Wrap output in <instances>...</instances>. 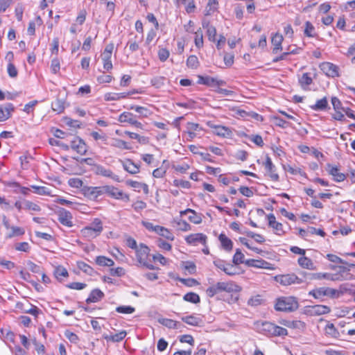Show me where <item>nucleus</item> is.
<instances>
[{
	"label": "nucleus",
	"mask_w": 355,
	"mask_h": 355,
	"mask_svg": "<svg viewBox=\"0 0 355 355\" xmlns=\"http://www.w3.org/2000/svg\"><path fill=\"white\" fill-rule=\"evenodd\" d=\"M254 325L258 332L267 336H284L288 334L286 329L268 321H257Z\"/></svg>",
	"instance_id": "f257e3e1"
},
{
	"label": "nucleus",
	"mask_w": 355,
	"mask_h": 355,
	"mask_svg": "<svg viewBox=\"0 0 355 355\" xmlns=\"http://www.w3.org/2000/svg\"><path fill=\"white\" fill-rule=\"evenodd\" d=\"M241 288L233 282H219L209 286L206 290L208 297H213L215 295L221 293H238L240 292Z\"/></svg>",
	"instance_id": "f03ea898"
},
{
	"label": "nucleus",
	"mask_w": 355,
	"mask_h": 355,
	"mask_svg": "<svg viewBox=\"0 0 355 355\" xmlns=\"http://www.w3.org/2000/svg\"><path fill=\"white\" fill-rule=\"evenodd\" d=\"M103 230L102 221L96 218L89 225L83 228L80 232L84 237L94 239L100 235Z\"/></svg>",
	"instance_id": "7ed1b4c3"
},
{
	"label": "nucleus",
	"mask_w": 355,
	"mask_h": 355,
	"mask_svg": "<svg viewBox=\"0 0 355 355\" xmlns=\"http://www.w3.org/2000/svg\"><path fill=\"white\" fill-rule=\"evenodd\" d=\"M275 308L278 311L292 312L298 309V302L293 297L279 298Z\"/></svg>",
	"instance_id": "20e7f679"
},
{
	"label": "nucleus",
	"mask_w": 355,
	"mask_h": 355,
	"mask_svg": "<svg viewBox=\"0 0 355 355\" xmlns=\"http://www.w3.org/2000/svg\"><path fill=\"white\" fill-rule=\"evenodd\" d=\"M340 293L334 288L329 287H320L313 289L309 291V295L313 296L315 299H321L324 296L329 297L331 298L338 297Z\"/></svg>",
	"instance_id": "39448f33"
},
{
	"label": "nucleus",
	"mask_w": 355,
	"mask_h": 355,
	"mask_svg": "<svg viewBox=\"0 0 355 355\" xmlns=\"http://www.w3.org/2000/svg\"><path fill=\"white\" fill-rule=\"evenodd\" d=\"M106 186L87 187L84 189V194L91 200H96L99 196L105 194Z\"/></svg>",
	"instance_id": "423d86ee"
},
{
	"label": "nucleus",
	"mask_w": 355,
	"mask_h": 355,
	"mask_svg": "<svg viewBox=\"0 0 355 355\" xmlns=\"http://www.w3.org/2000/svg\"><path fill=\"white\" fill-rule=\"evenodd\" d=\"M105 193L117 200H122L125 202H128L130 200L128 194L123 193L121 190H119L113 186H106Z\"/></svg>",
	"instance_id": "0eeeda50"
},
{
	"label": "nucleus",
	"mask_w": 355,
	"mask_h": 355,
	"mask_svg": "<svg viewBox=\"0 0 355 355\" xmlns=\"http://www.w3.org/2000/svg\"><path fill=\"white\" fill-rule=\"evenodd\" d=\"M306 311L309 315L311 316H318L330 313L331 309L326 305L317 304L307 306Z\"/></svg>",
	"instance_id": "6e6552de"
},
{
	"label": "nucleus",
	"mask_w": 355,
	"mask_h": 355,
	"mask_svg": "<svg viewBox=\"0 0 355 355\" xmlns=\"http://www.w3.org/2000/svg\"><path fill=\"white\" fill-rule=\"evenodd\" d=\"M214 266L218 269L223 270L225 274L232 276L236 274V268L231 263H226L222 259H216L214 261Z\"/></svg>",
	"instance_id": "1a4fd4ad"
},
{
	"label": "nucleus",
	"mask_w": 355,
	"mask_h": 355,
	"mask_svg": "<svg viewBox=\"0 0 355 355\" xmlns=\"http://www.w3.org/2000/svg\"><path fill=\"white\" fill-rule=\"evenodd\" d=\"M58 214V221L63 225L71 227L73 225V216L69 211L61 208L57 212Z\"/></svg>",
	"instance_id": "9d476101"
},
{
	"label": "nucleus",
	"mask_w": 355,
	"mask_h": 355,
	"mask_svg": "<svg viewBox=\"0 0 355 355\" xmlns=\"http://www.w3.org/2000/svg\"><path fill=\"white\" fill-rule=\"evenodd\" d=\"M93 171L96 175L110 178L118 182L121 181L119 175L114 174L110 169L106 168L102 165H95V168H93Z\"/></svg>",
	"instance_id": "9b49d317"
},
{
	"label": "nucleus",
	"mask_w": 355,
	"mask_h": 355,
	"mask_svg": "<svg viewBox=\"0 0 355 355\" xmlns=\"http://www.w3.org/2000/svg\"><path fill=\"white\" fill-rule=\"evenodd\" d=\"M207 125L214 130L213 132L219 137L228 138L232 135V131L228 127L214 125L211 122H208Z\"/></svg>",
	"instance_id": "f8f14e48"
},
{
	"label": "nucleus",
	"mask_w": 355,
	"mask_h": 355,
	"mask_svg": "<svg viewBox=\"0 0 355 355\" xmlns=\"http://www.w3.org/2000/svg\"><path fill=\"white\" fill-rule=\"evenodd\" d=\"M277 282L283 286H288L293 284H300L301 280L293 274L279 275L275 277Z\"/></svg>",
	"instance_id": "ddd939ff"
},
{
	"label": "nucleus",
	"mask_w": 355,
	"mask_h": 355,
	"mask_svg": "<svg viewBox=\"0 0 355 355\" xmlns=\"http://www.w3.org/2000/svg\"><path fill=\"white\" fill-rule=\"evenodd\" d=\"M198 83L211 87H217L225 84L224 80H218L217 78L211 76H199Z\"/></svg>",
	"instance_id": "4468645a"
},
{
	"label": "nucleus",
	"mask_w": 355,
	"mask_h": 355,
	"mask_svg": "<svg viewBox=\"0 0 355 355\" xmlns=\"http://www.w3.org/2000/svg\"><path fill=\"white\" fill-rule=\"evenodd\" d=\"M320 69L329 77L334 78L339 76L338 67L331 62L322 63L320 65Z\"/></svg>",
	"instance_id": "2eb2a0df"
},
{
	"label": "nucleus",
	"mask_w": 355,
	"mask_h": 355,
	"mask_svg": "<svg viewBox=\"0 0 355 355\" xmlns=\"http://www.w3.org/2000/svg\"><path fill=\"white\" fill-rule=\"evenodd\" d=\"M207 236L202 233L191 234L186 236L185 241L188 244L197 245L200 243L205 245L207 241Z\"/></svg>",
	"instance_id": "dca6fc26"
},
{
	"label": "nucleus",
	"mask_w": 355,
	"mask_h": 355,
	"mask_svg": "<svg viewBox=\"0 0 355 355\" xmlns=\"http://www.w3.org/2000/svg\"><path fill=\"white\" fill-rule=\"evenodd\" d=\"M264 166L266 171L267 174L270 178L272 181H278L279 175L276 173L275 166L272 164V162L270 157L267 156L266 158V162H264Z\"/></svg>",
	"instance_id": "f3484780"
},
{
	"label": "nucleus",
	"mask_w": 355,
	"mask_h": 355,
	"mask_svg": "<svg viewBox=\"0 0 355 355\" xmlns=\"http://www.w3.org/2000/svg\"><path fill=\"white\" fill-rule=\"evenodd\" d=\"M70 147L81 155H85L87 150L85 143L79 137H75L71 141Z\"/></svg>",
	"instance_id": "a211bd4d"
},
{
	"label": "nucleus",
	"mask_w": 355,
	"mask_h": 355,
	"mask_svg": "<svg viewBox=\"0 0 355 355\" xmlns=\"http://www.w3.org/2000/svg\"><path fill=\"white\" fill-rule=\"evenodd\" d=\"M245 264L248 266L265 268V269H273L272 264L263 259H248L245 261Z\"/></svg>",
	"instance_id": "6ab92c4d"
},
{
	"label": "nucleus",
	"mask_w": 355,
	"mask_h": 355,
	"mask_svg": "<svg viewBox=\"0 0 355 355\" xmlns=\"http://www.w3.org/2000/svg\"><path fill=\"white\" fill-rule=\"evenodd\" d=\"M149 248L143 243H141L136 250V257L139 264L146 261L149 254Z\"/></svg>",
	"instance_id": "aec40b11"
},
{
	"label": "nucleus",
	"mask_w": 355,
	"mask_h": 355,
	"mask_svg": "<svg viewBox=\"0 0 355 355\" xmlns=\"http://www.w3.org/2000/svg\"><path fill=\"white\" fill-rule=\"evenodd\" d=\"M327 167L329 173L334 177V181L340 182L344 181L346 178L344 173L339 172V169L336 166L328 164Z\"/></svg>",
	"instance_id": "412c9836"
},
{
	"label": "nucleus",
	"mask_w": 355,
	"mask_h": 355,
	"mask_svg": "<svg viewBox=\"0 0 355 355\" xmlns=\"http://www.w3.org/2000/svg\"><path fill=\"white\" fill-rule=\"evenodd\" d=\"M279 323L286 327L301 331H303L306 327L305 323L300 320H282Z\"/></svg>",
	"instance_id": "4be33fe9"
},
{
	"label": "nucleus",
	"mask_w": 355,
	"mask_h": 355,
	"mask_svg": "<svg viewBox=\"0 0 355 355\" xmlns=\"http://www.w3.org/2000/svg\"><path fill=\"white\" fill-rule=\"evenodd\" d=\"M124 170L130 174H137L139 172V165L134 163L131 159H125L122 162Z\"/></svg>",
	"instance_id": "5701e85b"
},
{
	"label": "nucleus",
	"mask_w": 355,
	"mask_h": 355,
	"mask_svg": "<svg viewBox=\"0 0 355 355\" xmlns=\"http://www.w3.org/2000/svg\"><path fill=\"white\" fill-rule=\"evenodd\" d=\"M187 213H190L191 215L189 216V220L194 224H200L202 222V217L200 214L196 213L191 209H187L186 210L181 211L180 215H186Z\"/></svg>",
	"instance_id": "b1692460"
},
{
	"label": "nucleus",
	"mask_w": 355,
	"mask_h": 355,
	"mask_svg": "<svg viewBox=\"0 0 355 355\" xmlns=\"http://www.w3.org/2000/svg\"><path fill=\"white\" fill-rule=\"evenodd\" d=\"M221 247L227 252L232 251L233 248V242L225 234H220L218 236Z\"/></svg>",
	"instance_id": "393cba45"
},
{
	"label": "nucleus",
	"mask_w": 355,
	"mask_h": 355,
	"mask_svg": "<svg viewBox=\"0 0 355 355\" xmlns=\"http://www.w3.org/2000/svg\"><path fill=\"white\" fill-rule=\"evenodd\" d=\"M324 334L327 337L338 338L340 333L334 324L328 322L324 327Z\"/></svg>",
	"instance_id": "a878e982"
},
{
	"label": "nucleus",
	"mask_w": 355,
	"mask_h": 355,
	"mask_svg": "<svg viewBox=\"0 0 355 355\" xmlns=\"http://www.w3.org/2000/svg\"><path fill=\"white\" fill-rule=\"evenodd\" d=\"M298 263L303 268L311 270H316V266L312 260L306 257L303 256L300 257L298 259Z\"/></svg>",
	"instance_id": "bb28decb"
},
{
	"label": "nucleus",
	"mask_w": 355,
	"mask_h": 355,
	"mask_svg": "<svg viewBox=\"0 0 355 355\" xmlns=\"http://www.w3.org/2000/svg\"><path fill=\"white\" fill-rule=\"evenodd\" d=\"M104 297V293L99 289H94L88 298L86 300L87 304L94 303L100 301Z\"/></svg>",
	"instance_id": "cd10ccee"
},
{
	"label": "nucleus",
	"mask_w": 355,
	"mask_h": 355,
	"mask_svg": "<svg viewBox=\"0 0 355 355\" xmlns=\"http://www.w3.org/2000/svg\"><path fill=\"white\" fill-rule=\"evenodd\" d=\"M133 92H122V93H107L104 96V99L107 101H119L121 98H126L128 95Z\"/></svg>",
	"instance_id": "c85d7f7f"
},
{
	"label": "nucleus",
	"mask_w": 355,
	"mask_h": 355,
	"mask_svg": "<svg viewBox=\"0 0 355 355\" xmlns=\"http://www.w3.org/2000/svg\"><path fill=\"white\" fill-rule=\"evenodd\" d=\"M182 320L187 324L195 327L201 326L202 324V320L201 318L193 315L182 317Z\"/></svg>",
	"instance_id": "c756f323"
},
{
	"label": "nucleus",
	"mask_w": 355,
	"mask_h": 355,
	"mask_svg": "<svg viewBox=\"0 0 355 355\" xmlns=\"http://www.w3.org/2000/svg\"><path fill=\"white\" fill-rule=\"evenodd\" d=\"M155 232L168 240H174L173 234L168 229L165 228L164 227L157 225Z\"/></svg>",
	"instance_id": "7c9ffc66"
},
{
	"label": "nucleus",
	"mask_w": 355,
	"mask_h": 355,
	"mask_svg": "<svg viewBox=\"0 0 355 355\" xmlns=\"http://www.w3.org/2000/svg\"><path fill=\"white\" fill-rule=\"evenodd\" d=\"M127 333L125 331H121L115 334L106 335L104 336L107 341H112L113 343H118L124 339Z\"/></svg>",
	"instance_id": "2f4dec72"
},
{
	"label": "nucleus",
	"mask_w": 355,
	"mask_h": 355,
	"mask_svg": "<svg viewBox=\"0 0 355 355\" xmlns=\"http://www.w3.org/2000/svg\"><path fill=\"white\" fill-rule=\"evenodd\" d=\"M283 41V36L279 33H276L272 37V44L273 45V53H277L278 51L282 49V43Z\"/></svg>",
	"instance_id": "473e14b6"
},
{
	"label": "nucleus",
	"mask_w": 355,
	"mask_h": 355,
	"mask_svg": "<svg viewBox=\"0 0 355 355\" xmlns=\"http://www.w3.org/2000/svg\"><path fill=\"white\" fill-rule=\"evenodd\" d=\"M51 107L54 112L58 114L62 113L65 108L64 100L57 98L51 103Z\"/></svg>",
	"instance_id": "72a5a7b5"
},
{
	"label": "nucleus",
	"mask_w": 355,
	"mask_h": 355,
	"mask_svg": "<svg viewBox=\"0 0 355 355\" xmlns=\"http://www.w3.org/2000/svg\"><path fill=\"white\" fill-rule=\"evenodd\" d=\"M96 263L100 266H112L114 262L112 259L105 256H98L96 258Z\"/></svg>",
	"instance_id": "f704fd0d"
},
{
	"label": "nucleus",
	"mask_w": 355,
	"mask_h": 355,
	"mask_svg": "<svg viewBox=\"0 0 355 355\" xmlns=\"http://www.w3.org/2000/svg\"><path fill=\"white\" fill-rule=\"evenodd\" d=\"M269 226L277 232H282V224L276 221L274 214H270L268 216Z\"/></svg>",
	"instance_id": "c9c22d12"
},
{
	"label": "nucleus",
	"mask_w": 355,
	"mask_h": 355,
	"mask_svg": "<svg viewBox=\"0 0 355 355\" xmlns=\"http://www.w3.org/2000/svg\"><path fill=\"white\" fill-rule=\"evenodd\" d=\"M307 279L309 280L312 279H331L334 280L332 278V275L329 273H309L307 275Z\"/></svg>",
	"instance_id": "e433bc0d"
},
{
	"label": "nucleus",
	"mask_w": 355,
	"mask_h": 355,
	"mask_svg": "<svg viewBox=\"0 0 355 355\" xmlns=\"http://www.w3.org/2000/svg\"><path fill=\"white\" fill-rule=\"evenodd\" d=\"M217 0H208V3L205 10V15H211L217 10Z\"/></svg>",
	"instance_id": "4c0bfd02"
},
{
	"label": "nucleus",
	"mask_w": 355,
	"mask_h": 355,
	"mask_svg": "<svg viewBox=\"0 0 355 355\" xmlns=\"http://www.w3.org/2000/svg\"><path fill=\"white\" fill-rule=\"evenodd\" d=\"M135 118V116L132 113L124 112L119 115L118 121L121 123H128L131 124Z\"/></svg>",
	"instance_id": "58836bf2"
},
{
	"label": "nucleus",
	"mask_w": 355,
	"mask_h": 355,
	"mask_svg": "<svg viewBox=\"0 0 355 355\" xmlns=\"http://www.w3.org/2000/svg\"><path fill=\"white\" fill-rule=\"evenodd\" d=\"M158 322L165 326L168 329H178V322L168 318H160L158 320Z\"/></svg>",
	"instance_id": "ea45409f"
},
{
	"label": "nucleus",
	"mask_w": 355,
	"mask_h": 355,
	"mask_svg": "<svg viewBox=\"0 0 355 355\" xmlns=\"http://www.w3.org/2000/svg\"><path fill=\"white\" fill-rule=\"evenodd\" d=\"M327 99L326 97H324L318 100L315 105L311 106V108L313 110H324L327 108Z\"/></svg>",
	"instance_id": "a19ab883"
},
{
	"label": "nucleus",
	"mask_w": 355,
	"mask_h": 355,
	"mask_svg": "<svg viewBox=\"0 0 355 355\" xmlns=\"http://www.w3.org/2000/svg\"><path fill=\"white\" fill-rule=\"evenodd\" d=\"M312 78L310 77L308 73H304L302 76L299 78V83L303 89H306L312 83Z\"/></svg>",
	"instance_id": "79ce46f5"
},
{
	"label": "nucleus",
	"mask_w": 355,
	"mask_h": 355,
	"mask_svg": "<svg viewBox=\"0 0 355 355\" xmlns=\"http://www.w3.org/2000/svg\"><path fill=\"white\" fill-rule=\"evenodd\" d=\"M130 109L135 110L142 117H148L151 114V112L145 107L132 105L130 107Z\"/></svg>",
	"instance_id": "37998d69"
},
{
	"label": "nucleus",
	"mask_w": 355,
	"mask_h": 355,
	"mask_svg": "<svg viewBox=\"0 0 355 355\" xmlns=\"http://www.w3.org/2000/svg\"><path fill=\"white\" fill-rule=\"evenodd\" d=\"M304 33L309 37H315V27L310 21L305 22Z\"/></svg>",
	"instance_id": "c03bdc74"
},
{
	"label": "nucleus",
	"mask_w": 355,
	"mask_h": 355,
	"mask_svg": "<svg viewBox=\"0 0 355 355\" xmlns=\"http://www.w3.org/2000/svg\"><path fill=\"white\" fill-rule=\"evenodd\" d=\"M194 42L196 46L198 49L203 46V33L201 28L198 29L195 32Z\"/></svg>",
	"instance_id": "a18cd8bd"
},
{
	"label": "nucleus",
	"mask_w": 355,
	"mask_h": 355,
	"mask_svg": "<svg viewBox=\"0 0 355 355\" xmlns=\"http://www.w3.org/2000/svg\"><path fill=\"white\" fill-rule=\"evenodd\" d=\"M54 275L59 280H61L62 277H67L69 275L67 269L61 266L55 268Z\"/></svg>",
	"instance_id": "49530a36"
},
{
	"label": "nucleus",
	"mask_w": 355,
	"mask_h": 355,
	"mask_svg": "<svg viewBox=\"0 0 355 355\" xmlns=\"http://www.w3.org/2000/svg\"><path fill=\"white\" fill-rule=\"evenodd\" d=\"M111 57L112 55H106L103 53L102 54V60L103 62V69L107 71H110L112 69V63L111 61Z\"/></svg>",
	"instance_id": "de8ad7c7"
},
{
	"label": "nucleus",
	"mask_w": 355,
	"mask_h": 355,
	"mask_svg": "<svg viewBox=\"0 0 355 355\" xmlns=\"http://www.w3.org/2000/svg\"><path fill=\"white\" fill-rule=\"evenodd\" d=\"M111 146L121 149H130L131 147L127 142L119 139H112Z\"/></svg>",
	"instance_id": "09e8293b"
},
{
	"label": "nucleus",
	"mask_w": 355,
	"mask_h": 355,
	"mask_svg": "<svg viewBox=\"0 0 355 355\" xmlns=\"http://www.w3.org/2000/svg\"><path fill=\"white\" fill-rule=\"evenodd\" d=\"M184 300L196 304L200 302V297L197 293H188L185 294L183 297Z\"/></svg>",
	"instance_id": "8fccbe9b"
},
{
	"label": "nucleus",
	"mask_w": 355,
	"mask_h": 355,
	"mask_svg": "<svg viewBox=\"0 0 355 355\" xmlns=\"http://www.w3.org/2000/svg\"><path fill=\"white\" fill-rule=\"evenodd\" d=\"M232 261L235 265H239L243 263H245V261H244V254L239 249H236V252L233 257Z\"/></svg>",
	"instance_id": "3c124183"
},
{
	"label": "nucleus",
	"mask_w": 355,
	"mask_h": 355,
	"mask_svg": "<svg viewBox=\"0 0 355 355\" xmlns=\"http://www.w3.org/2000/svg\"><path fill=\"white\" fill-rule=\"evenodd\" d=\"M24 209L38 212L40 211V207L37 204L32 202L29 200H24Z\"/></svg>",
	"instance_id": "603ef678"
},
{
	"label": "nucleus",
	"mask_w": 355,
	"mask_h": 355,
	"mask_svg": "<svg viewBox=\"0 0 355 355\" xmlns=\"http://www.w3.org/2000/svg\"><path fill=\"white\" fill-rule=\"evenodd\" d=\"M91 136L95 141H101L104 144H107V136L106 134L103 132H98L96 131H93L91 132Z\"/></svg>",
	"instance_id": "864d4df0"
},
{
	"label": "nucleus",
	"mask_w": 355,
	"mask_h": 355,
	"mask_svg": "<svg viewBox=\"0 0 355 355\" xmlns=\"http://www.w3.org/2000/svg\"><path fill=\"white\" fill-rule=\"evenodd\" d=\"M187 65L188 67L191 69H196L199 65V61L197 56L191 55L187 60Z\"/></svg>",
	"instance_id": "5fc2aeb1"
},
{
	"label": "nucleus",
	"mask_w": 355,
	"mask_h": 355,
	"mask_svg": "<svg viewBox=\"0 0 355 355\" xmlns=\"http://www.w3.org/2000/svg\"><path fill=\"white\" fill-rule=\"evenodd\" d=\"M166 78L164 76H155L153 78L150 83L156 88H160L164 85Z\"/></svg>",
	"instance_id": "6e6d98bb"
},
{
	"label": "nucleus",
	"mask_w": 355,
	"mask_h": 355,
	"mask_svg": "<svg viewBox=\"0 0 355 355\" xmlns=\"http://www.w3.org/2000/svg\"><path fill=\"white\" fill-rule=\"evenodd\" d=\"M135 309L131 306H119L116 308V311L123 314H130L134 313Z\"/></svg>",
	"instance_id": "4d7b16f0"
},
{
	"label": "nucleus",
	"mask_w": 355,
	"mask_h": 355,
	"mask_svg": "<svg viewBox=\"0 0 355 355\" xmlns=\"http://www.w3.org/2000/svg\"><path fill=\"white\" fill-rule=\"evenodd\" d=\"M263 298L260 295L252 297L248 301V304L252 306H257L262 304Z\"/></svg>",
	"instance_id": "13d9d810"
},
{
	"label": "nucleus",
	"mask_w": 355,
	"mask_h": 355,
	"mask_svg": "<svg viewBox=\"0 0 355 355\" xmlns=\"http://www.w3.org/2000/svg\"><path fill=\"white\" fill-rule=\"evenodd\" d=\"M7 71L10 77L15 78L17 76V69L15 67V66L12 64V62H9L8 64Z\"/></svg>",
	"instance_id": "bf43d9fd"
},
{
	"label": "nucleus",
	"mask_w": 355,
	"mask_h": 355,
	"mask_svg": "<svg viewBox=\"0 0 355 355\" xmlns=\"http://www.w3.org/2000/svg\"><path fill=\"white\" fill-rule=\"evenodd\" d=\"M60 69V60L58 58H53L51 63V69L53 73H57Z\"/></svg>",
	"instance_id": "052dcab7"
},
{
	"label": "nucleus",
	"mask_w": 355,
	"mask_h": 355,
	"mask_svg": "<svg viewBox=\"0 0 355 355\" xmlns=\"http://www.w3.org/2000/svg\"><path fill=\"white\" fill-rule=\"evenodd\" d=\"M184 268L189 274H193L196 272V265L192 261H186L183 263Z\"/></svg>",
	"instance_id": "680f3d73"
},
{
	"label": "nucleus",
	"mask_w": 355,
	"mask_h": 355,
	"mask_svg": "<svg viewBox=\"0 0 355 355\" xmlns=\"http://www.w3.org/2000/svg\"><path fill=\"white\" fill-rule=\"evenodd\" d=\"M273 121H274V123L276 125L279 126V127L283 128H285L288 127V125H289L288 122H287L285 120L282 119L279 116H274L273 117Z\"/></svg>",
	"instance_id": "e2e57ef3"
},
{
	"label": "nucleus",
	"mask_w": 355,
	"mask_h": 355,
	"mask_svg": "<svg viewBox=\"0 0 355 355\" xmlns=\"http://www.w3.org/2000/svg\"><path fill=\"white\" fill-rule=\"evenodd\" d=\"M153 259L155 261L159 262L162 266H166L168 263V260L161 254H156L153 256Z\"/></svg>",
	"instance_id": "0e129e2a"
},
{
	"label": "nucleus",
	"mask_w": 355,
	"mask_h": 355,
	"mask_svg": "<svg viewBox=\"0 0 355 355\" xmlns=\"http://www.w3.org/2000/svg\"><path fill=\"white\" fill-rule=\"evenodd\" d=\"M28 269L34 273H41V268L40 266L35 264V263L28 261L26 263Z\"/></svg>",
	"instance_id": "69168bd1"
},
{
	"label": "nucleus",
	"mask_w": 355,
	"mask_h": 355,
	"mask_svg": "<svg viewBox=\"0 0 355 355\" xmlns=\"http://www.w3.org/2000/svg\"><path fill=\"white\" fill-rule=\"evenodd\" d=\"M110 273L112 276L121 277L125 275V270L121 267L111 268Z\"/></svg>",
	"instance_id": "338daca9"
},
{
	"label": "nucleus",
	"mask_w": 355,
	"mask_h": 355,
	"mask_svg": "<svg viewBox=\"0 0 355 355\" xmlns=\"http://www.w3.org/2000/svg\"><path fill=\"white\" fill-rule=\"evenodd\" d=\"M64 336L69 341L73 343H76L79 340L76 334L68 330L64 332Z\"/></svg>",
	"instance_id": "774afa93"
}]
</instances>
